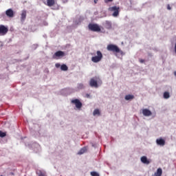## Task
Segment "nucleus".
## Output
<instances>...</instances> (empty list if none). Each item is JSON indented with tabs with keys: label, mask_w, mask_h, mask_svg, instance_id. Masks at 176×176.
Here are the masks:
<instances>
[{
	"label": "nucleus",
	"mask_w": 176,
	"mask_h": 176,
	"mask_svg": "<svg viewBox=\"0 0 176 176\" xmlns=\"http://www.w3.org/2000/svg\"><path fill=\"white\" fill-rule=\"evenodd\" d=\"M88 28L90 31L94 32H100L101 31V28L96 23H89Z\"/></svg>",
	"instance_id": "nucleus-1"
},
{
	"label": "nucleus",
	"mask_w": 176,
	"mask_h": 176,
	"mask_svg": "<svg viewBox=\"0 0 176 176\" xmlns=\"http://www.w3.org/2000/svg\"><path fill=\"white\" fill-rule=\"evenodd\" d=\"M109 52H113V53H120V49L117 45L109 44L107 47Z\"/></svg>",
	"instance_id": "nucleus-2"
},
{
	"label": "nucleus",
	"mask_w": 176,
	"mask_h": 176,
	"mask_svg": "<svg viewBox=\"0 0 176 176\" xmlns=\"http://www.w3.org/2000/svg\"><path fill=\"white\" fill-rule=\"evenodd\" d=\"M96 54L97 56H93L91 58V61L93 63H100V61L102 60V53L100 52V51H97Z\"/></svg>",
	"instance_id": "nucleus-3"
},
{
	"label": "nucleus",
	"mask_w": 176,
	"mask_h": 176,
	"mask_svg": "<svg viewBox=\"0 0 176 176\" xmlns=\"http://www.w3.org/2000/svg\"><path fill=\"white\" fill-rule=\"evenodd\" d=\"M109 12H113V13L112 14L113 17H118V16H119V10H120V8L115 6L109 8Z\"/></svg>",
	"instance_id": "nucleus-4"
},
{
	"label": "nucleus",
	"mask_w": 176,
	"mask_h": 176,
	"mask_svg": "<svg viewBox=\"0 0 176 176\" xmlns=\"http://www.w3.org/2000/svg\"><path fill=\"white\" fill-rule=\"evenodd\" d=\"M89 86L97 89V87H98V78L94 77L91 78L89 80Z\"/></svg>",
	"instance_id": "nucleus-5"
},
{
	"label": "nucleus",
	"mask_w": 176,
	"mask_h": 176,
	"mask_svg": "<svg viewBox=\"0 0 176 176\" xmlns=\"http://www.w3.org/2000/svg\"><path fill=\"white\" fill-rule=\"evenodd\" d=\"M72 104H74L77 109H80V108H82V102H80V100H79V99L72 100Z\"/></svg>",
	"instance_id": "nucleus-6"
},
{
	"label": "nucleus",
	"mask_w": 176,
	"mask_h": 176,
	"mask_svg": "<svg viewBox=\"0 0 176 176\" xmlns=\"http://www.w3.org/2000/svg\"><path fill=\"white\" fill-rule=\"evenodd\" d=\"M9 30L3 25H0V35H6Z\"/></svg>",
	"instance_id": "nucleus-7"
},
{
	"label": "nucleus",
	"mask_w": 176,
	"mask_h": 176,
	"mask_svg": "<svg viewBox=\"0 0 176 176\" xmlns=\"http://www.w3.org/2000/svg\"><path fill=\"white\" fill-rule=\"evenodd\" d=\"M156 144L157 145H159L160 146H164L166 145V140L163 138H158L156 140Z\"/></svg>",
	"instance_id": "nucleus-8"
},
{
	"label": "nucleus",
	"mask_w": 176,
	"mask_h": 176,
	"mask_svg": "<svg viewBox=\"0 0 176 176\" xmlns=\"http://www.w3.org/2000/svg\"><path fill=\"white\" fill-rule=\"evenodd\" d=\"M6 14L7 17L12 18L14 17V12L12 8H10L6 11Z\"/></svg>",
	"instance_id": "nucleus-9"
},
{
	"label": "nucleus",
	"mask_w": 176,
	"mask_h": 176,
	"mask_svg": "<svg viewBox=\"0 0 176 176\" xmlns=\"http://www.w3.org/2000/svg\"><path fill=\"white\" fill-rule=\"evenodd\" d=\"M65 53L63 51H58L53 55V58H57V57H64Z\"/></svg>",
	"instance_id": "nucleus-10"
},
{
	"label": "nucleus",
	"mask_w": 176,
	"mask_h": 176,
	"mask_svg": "<svg viewBox=\"0 0 176 176\" xmlns=\"http://www.w3.org/2000/svg\"><path fill=\"white\" fill-rule=\"evenodd\" d=\"M142 114L144 116H152V111H151L148 109H144L142 110Z\"/></svg>",
	"instance_id": "nucleus-11"
},
{
	"label": "nucleus",
	"mask_w": 176,
	"mask_h": 176,
	"mask_svg": "<svg viewBox=\"0 0 176 176\" xmlns=\"http://www.w3.org/2000/svg\"><path fill=\"white\" fill-rule=\"evenodd\" d=\"M140 160H141L142 163H143V164H149L151 163V161L149 160H148L146 156H142L140 158Z\"/></svg>",
	"instance_id": "nucleus-12"
},
{
	"label": "nucleus",
	"mask_w": 176,
	"mask_h": 176,
	"mask_svg": "<svg viewBox=\"0 0 176 176\" xmlns=\"http://www.w3.org/2000/svg\"><path fill=\"white\" fill-rule=\"evenodd\" d=\"M27 17V11L23 10L21 14V21H25V19Z\"/></svg>",
	"instance_id": "nucleus-13"
},
{
	"label": "nucleus",
	"mask_w": 176,
	"mask_h": 176,
	"mask_svg": "<svg viewBox=\"0 0 176 176\" xmlns=\"http://www.w3.org/2000/svg\"><path fill=\"white\" fill-rule=\"evenodd\" d=\"M104 27L107 30H111V28H112V23L109 21H106L104 23Z\"/></svg>",
	"instance_id": "nucleus-14"
},
{
	"label": "nucleus",
	"mask_w": 176,
	"mask_h": 176,
	"mask_svg": "<svg viewBox=\"0 0 176 176\" xmlns=\"http://www.w3.org/2000/svg\"><path fill=\"white\" fill-rule=\"evenodd\" d=\"M54 3H56L54 0H47V6H54Z\"/></svg>",
	"instance_id": "nucleus-15"
},
{
	"label": "nucleus",
	"mask_w": 176,
	"mask_h": 176,
	"mask_svg": "<svg viewBox=\"0 0 176 176\" xmlns=\"http://www.w3.org/2000/svg\"><path fill=\"white\" fill-rule=\"evenodd\" d=\"M162 174H163V170L162 168H159L155 173V176H162Z\"/></svg>",
	"instance_id": "nucleus-16"
},
{
	"label": "nucleus",
	"mask_w": 176,
	"mask_h": 176,
	"mask_svg": "<svg viewBox=\"0 0 176 176\" xmlns=\"http://www.w3.org/2000/svg\"><path fill=\"white\" fill-rule=\"evenodd\" d=\"M86 152H87V148L83 147L78 151V155H83V153H86Z\"/></svg>",
	"instance_id": "nucleus-17"
},
{
	"label": "nucleus",
	"mask_w": 176,
	"mask_h": 176,
	"mask_svg": "<svg viewBox=\"0 0 176 176\" xmlns=\"http://www.w3.org/2000/svg\"><path fill=\"white\" fill-rule=\"evenodd\" d=\"M163 97L165 100H168V98H170V92L165 91L164 93Z\"/></svg>",
	"instance_id": "nucleus-18"
},
{
	"label": "nucleus",
	"mask_w": 176,
	"mask_h": 176,
	"mask_svg": "<svg viewBox=\"0 0 176 176\" xmlns=\"http://www.w3.org/2000/svg\"><path fill=\"white\" fill-rule=\"evenodd\" d=\"M134 99V96L133 95H126L125 96V100H126V101H129V100H133Z\"/></svg>",
	"instance_id": "nucleus-19"
},
{
	"label": "nucleus",
	"mask_w": 176,
	"mask_h": 176,
	"mask_svg": "<svg viewBox=\"0 0 176 176\" xmlns=\"http://www.w3.org/2000/svg\"><path fill=\"white\" fill-rule=\"evenodd\" d=\"M61 71H68V67L66 65H62L60 66Z\"/></svg>",
	"instance_id": "nucleus-20"
},
{
	"label": "nucleus",
	"mask_w": 176,
	"mask_h": 176,
	"mask_svg": "<svg viewBox=\"0 0 176 176\" xmlns=\"http://www.w3.org/2000/svg\"><path fill=\"white\" fill-rule=\"evenodd\" d=\"M93 115L94 116H96V115L100 116V110L98 109H95L93 112Z\"/></svg>",
	"instance_id": "nucleus-21"
},
{
	"label": "nucleus",
	"mask_w": 176,
	"mask_h": 176,
	"mask_svg": "<svg viewBox=\"0 0 176 176\" xmlns=\"http://www.w3.org/2000/svg\"><path fill=\"white\" fill-rule=\"evenodd\" d=\"M3 137H6V132H3L2 131H0V138H3Z\"/></svg>",
	"instance_id": "nucleus-22"
},
{
	"label": "nucleus",
	"mask_w": 176,
	"mask_h": 176,
	"mask_svg": "<svg viewBox=\"0 0 176 176\" xmlns=\"http://www.w3.org/2000/svg\"><path fill=\"white\" fill-rule=\"evenodd\" d=\"M91 176H100V175L97 172H95V171L91 172Z\"/></svg>",
	"instance_id": "nucleus-23"
},
{
	"label": "nucleus",
	"mask_w": 176,
	"mask_h": 176,
	"mask_svg": "<svg viewBox=\"0 0 176 176\" xmlns=\"http://www.w3.org/2000/svg\"><path fill=\"white\" fill-rule=\"evenodd\" d=\"M109 2H113V0H104V3H108Z\"/></svg>",
	"instance_id": "nucleus-24"
},
{
	"label": "nucleus",
	"mask_w": 176,
	"mask_h": 176,
	"mask_svg": "<svg viewBox=\"0 0 176 176\" xmlns=\"http://www.w3.org/2000/svg\"><path fill=\"white\" fill-rule=\"evenodd\" d=\"M139 61H140V63L141 64L145 63V60H144V59H139Z\"/></svg>",
	"instance_id": "nucleus-25"
},
{
	"label": "nucleus",
	"mask_w": 176,
	"mask_h": 176,
	"mask_svg": "<svg viewBox=\"0 0 176 176\" xmlns=\"http://www.w3.org/2000/svg\"><path fill=\"white\" fill-rule=\"evenodd\" d=\"M55 66H56V68H60V67H61L60 63H56Z\"/></svg>",
	"instance_id": "nucleus-26"
},
{
	"label": "nucleus",
	"mask_w": 176,
	"mask_h": 176,
	"mask_svg": "<svg viewBox=\"0 0 176 176\" xmlns=\"http://www.w3.org/2000/svg\"><path fill=\"white\" fill-rule=\"evenodd\" d=\"M78 89H83V84H79Z\"/></svg>",
	"instance_id": "nucleus-27"
},
{
	"label": "nucleus",
	"mask_w": 176,
	"mask_h": 176,
	"mask_svg": "<svg viewBox=\"0 0 176 176\" xmlns=\"http://www.w3.org/2000/svg\"><path fill=\"white\" fill-rule=\"evenodd\" d=\"M167 9L168 10H171V7L170 6V4L167 5Z\"/></svg>",
	"instance_id": "nucleus-28"
},
{
	"label": "nucleus",
	"mask_w": 176,
	"mask_h": 176,
	"mask_svg": "<svg viewBox=\"0 0 176 176\" xmlns=\"http://www.w3.org/2000/svg\"><path fill=\"white\" fill-rule=\"evenodd\" d=\"M40 176H45V174H41Z\"/></svg>",
	"instance_id": "nucleus-29"
},
{
	"label": "nucleus",
	"mask_w": 176,
	"mask_h": 176,
	"mask_svg": "<svg viewBox=\"0 0 176 176\" xmlns=\"http://www.w3.org/2000/svg\"><path fill=\"white\" fill-rule=\"evenodd\" d=\"M174 75H175V76H176V72H174Z\"/></svg>",
	"instance_id": "nucleus-30"
},
{
	"label": "nucleus",
	"mask_w": 176,
	"mask_h": 176,
	"mask_svg": "<svg viewBox=\"0 0 176 176\" xmlns=\"http://www.w3.org/2000/svg\"><path fill=\"white\" fill-rule=\"evenodd\" d=\"M94 2H95V3H97V1L96 0H94Z\"/></svg>",
	"instance_id": "nucleus-31"
},
{
	"label": "nucleus",
	"mask_w": 176,
	"mask_h": 176,
	"mask_svg": "<svg viewBox=\"0 0 176 176\" xmlns=\"http://www.w3.org/2000/svg\"><path fill=\"white\" fill-rule=\"evenodd\" d=\"M1 176H2V175H1Z\"/></svg>",
	"instance_id": "nucleus-32"
}]
</instances>
